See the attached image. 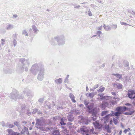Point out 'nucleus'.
Instances as JSON below:
<instances>
[{
    "instance_id": "f257e3e1",
    "label": "nucleus",
    "mask_w": 135,
    "mask_h": 135,
    "mask_svg": "<svg viewBox=\"0 0 135 135\" xmlns=\"http://www.w3.org/2000/svg\"><path fill=\"white\" fill-rule=\"evenodd\" d=\"M129 108H127L126 107L120 106L116 108L115 110L116 112L112 111L111 113V117L116 116V119H117L119 118V116L120 115V114L123 113L127 110H129Z\"/></svg>"
},
{
    "instance_id": "f03ea898",
    "label": "nucleus",
    "mask_w": 135,
    "mask_h": 135,
    "mask_svg": "<svg viewBox=\"0 0 135 135\" xmlns=\"http://www.w3.org/2000/svg\"><path fill=\"white\" fill-rule=\"evenodd\" d=\"M20 61L21 64L20 66V69L22 71L25 70L26 71L28 70V67L30 64L28 59H25L24 58L21 59Z\"/></svg>"
},
{
    "instance_id": "7ed1b4c3",
    "label": "nucleus",
    "mask_w": 135,
    "mask_h": 135,
    "mask_svg": "<svg viewBox=\"0 0 135 135\" xmlns=\"http://www.w3.org/2000/svg\"><path fill=\"white\" fill-rule=\"evenodd\" d=\"M64 37V36H56L54 39H52L50 42L52 45L56 44V41H57L59 45H62L65 44Z\"/></svg>"
},
{
    "instance_id": "20e7f679",
    "label": "nucleus",
    "mask_w": 135,
    "mask_h": 135,
    "mask_svg": "<svg viewBox=\"0 0 135 135\" xmlns=\"http://www.w3.org/2000/svg\"><path fill=\"white\" fill-rule=\"evenodd\" d=\"M10 97L12 101L16 100L17 98L22 99L23 96L21 95H19L18 93L16 90L13 91L10 94Z\"/></svg>"
},
{
    "instance_id": "39448f33",
    "label": "nucleus",
    "mask_w": 135,
    "mask_h": 135,
    "mask_svg": "<svg viewBox=\"0 0 135 135\" xmlns=\"http://www.w3.org/2000/svg\"><path fill=\"white\" fill-rule=\"evenodd\" d=\"M94 104L93 103H90L86 107L89 113H93V115L95 116L97 113V109L94 108Z\"/></svg>"
},
{
    "instance_id": "423d86ee",
    "label": "nucleus",
    "mask_w": 135,
    "mask_h": 135,
    "mask_svg": "<svg viewBox=\"0 0 135 135\" xmlns=\"http://www.w3.org/2000/svg\"><path fill=\"white\" fill-rule=\"evenodd\" d=\"M40 68H39L37 64H35L32 66L30 70L32 73L35 75L38 72H39L40 69Z\"/></svg>"
},
{
    "instance_id": "0eeeda50",
    "label": "nucleus",
    "mask_w": 135,
    "mask_h": 135,
    "mask_svg": "<svg viewBox=\"0 0 135 135\" xmlns=\"http://www.w3.org/2000/svg\"><path fill=\"white\" fill-rule=\"evenodd\" d=\"M79 119H81L82 120V123L83 124L88 125L91 122V120L90 118H84L81 115L79 116L78 117Z\"/></svg>"
},
{
    "instance_id": "6e6552de",
    "label": "nucleus",
    "mask_w": 135,
    "mask_h": 135,
    "mask_svg": "<svg viewBox=\"0 0 135 135\" xmlns=\"http://www.w3.org/2000/svg\"><path fill=\"white\" fill-rule=\"evenodd\" d=\"M44 71L43 68L40 69L37 76L38 79L40 81L42 80L44 78Z\"/></svg>"
},
{
    "instance_id": "1a4fd4ad",
    "label": "nucleus",
    "mask_w": 135,
    "mask_h": 135,
    "mask_svg": "<svg viewBox=\"0 0 135 135\" xmlns=\"http://www.w3.org/2000/svg\"><path fill=\"white\" fill-rule=\"evenodd\" d=\"M127 95L130 98L132 99H134L135 97L134 91L133 90H128Z\"/></svg>"
},
{
    "instance_id": "9d476101",
    "label": "nucleus",
    "mask_w": 135,
    "mask_h": 135,
    "mask_svg": "<svg viewBox=\"0 0 135 135\" xmlns=\"http://www.w3.org/2000/svg\"><path fill=\"white\" fill-rule=\"evenodd\" d=\"M80 132L81 133H85L86 134L89 133V130L85 126H83L80 129Z\"/></svg>"
},
{
    "instance_id": "9b49d317",
    "label": "nucleus",
    "mask_w": 135,
    "mask_h": 135,
    "mask_svg": "<svg viewBox=\"0 0 135 135\" xmlns=\"http://www.w3.org/2000/svg\"><path fill=\"white\" fill-rule=\"evenodd\" d=\"M24 94L26 93L27 96L28 98L32 97H33V94L32 93L31 91L30 90H25L23 91Z\"/></svg>"
},
{
    "instance_id": "f8f14e48",
    "label": "nucleus",
    "mask_w": 135,
    "mask_h": 135,
    "mask_svg": "<svg viewBox=\"0 0 135 135\" xmlns=\"http://www.w3.org/2000/svg\"><path fill=\"white\" fill-rule=\"evenodd\" d=\"M93 123L95 127L96 128H98V129H100L102 127V125L97 122V121L95 122H93Z\"/></svg>"
},
{
    "instance_id": "ddd939ff",
    "label": "nucleus",
    "mask_w": 135,
    "mask_h": 135,
    "mask_svg": "<svg viewBox=\"0 0 135 135\" xmlns=\"http://www.w3.org/2000/svg\"><path fill=\"white\" fill-rule=\"evenodd\" d=\"M108 106V103L107 102H103L100 105V107L103 110L106 107Z\"/></svg>"
},
{
    "instance_id": "4468645a",
    "label": "nucleus",
    "mask_w": 135,
    "mask_h": 135,
    "mask_svg": "<svg viewBox=\"0 0 135 135\" xmlns=\"http://www.w3.org/2000/svg\"><path fill=\"white\" fill-rule=\"evenodd\" d=\"M67 119L70 122H73L74 119L73 116L71 114H69L68 115Z\"/></svg>"
},
{
    "instance_id": "2eb2a0df",
    "label": "nucleus",
    "mask_w": 135,
    "mask_h": 135,
    "mask_svg": "<svg viewBox=\"0 0 135 135\" xmlns=\"http://www.w3.org/2000/svg\"><path fill=\"white\" fill-rule=\"evenodd\" d=\"M36 125L37 126H41L42 124L43 120L41 119H36Z\"/></svg>"
},
{
    "instance_id": "dca6fc26",
    "label": "nucleus",
    "mask_w": 135,
    "mask_h": 135,
    "mask_svg": "<svg viewBox=\"0 0 135 135\" xmlns=\"http://www.w3.org/2000/svg\"><path fill=\"white\" fill-rule=\"evenodd\" d=\"M113 85L114 87H116L118 89H122L123 87L122 85L121 84L118 83L114 84Z\"/></svg>"
},
{
    "instance_id": "f3484780",
    "label": "nucleus",
    "mask_w": 135,
    "mask_h": 135,
    "mask_svg": "<svg viewBox=\"0 0 135 135\" xmlns=\"http://www.w3.org/2000/svg\"><path fill=\"white\" fill-rule=\"evenodd\" d=\"M6 28L8 30H11L14 28V25L12 24H8L6 27Z\"/></svg>"
},
{
    "instance_id": "a211bd4d",
    "label": "nucleus",
    "mask_w": 135,
    "mask_h": 135,
    "mask_svg": "<svg viewBox=\"0 0 135 135\" xmlns=\"http://www.w3.org/2000/svg\"><path fill=\"white\" fill-rule=\"evenodd\" d=\"M111 113L110 114H108L106 116H105L104 118H103L104 119L105 121V122H108L109 119V118L110 117H111Z\"/></svg>"
},
{
    "instance_id": "6ab92c4d",
    "label": "nucleus",
    "mask_w": 135,
    "mask_h": 135,
    "mask_svg": "<svg viewBox=\"0 0 135 135\" xmlns=\"http://www.w3.org/2000/svg\"><path fill=\"white\" fill-rule=\"evenodd\" d=\"M69 97L70 98L72 101L73 103H76V101L75 100V97L72 93H70L69 94Z\"/></svg>"
},
{
    "instance_id": "aec40b11",
    "label": "nucleus",
    "mask_w": 135,
    "mask_h": 135,
    "mask_svg": "<svg viewBox=\"0 0 135 135\" xmlns=\"http://www.w3.org/2000/svg\"><path fill=\"white\" fill-rule=\"evenodd\" d=\"M105 130H106L108 133H111V131L110 130L109 126L108 125H106L104 127Z\"/></svg>"
},
{
    "instance_id": "412c9836",
    "label": "nucleus",
    "mask_w": 135,
    "mask_h": 135,
    "mask_svg": "<svg viewBox=\"0 0 135 135\" xmlns=\"http://www.w3.org/2000/svg\"><path fill=\"white\" fill-rule=\"evenodd\" d=\"M135 112L134 110H133L131 111L124 113L123 114L125 115H131L134 113Z\"/></svg>"
},
{
    "instance_id": "4be33fe9",
    "label": "nucleus",
    "mask_w": 135,
    "mask_h": 135,
    "mask_svg": "<svg viewBox=\"0 0 135 135\" xmlns=\"http://www.w3.org/2000/svg\"><path fill=\"white\" fill-rule=\"evenodd\" d=\"M32 28L34 32L36 33L39 31V30L37 29L36 27L34 25H32Z\"/></svg>"
},
{
    "instance_id": "5701e85b",
    "label": "nucleus",
    "mask_w": 135,
    "mask_h": 135,
    "mask_svg": "<svg viewBox=\"0 0 135 135\" xmlns=\"http://www.w3.org/2000/svg\"><path fill=\"white\" fill-rule=\"evenodd\" d=\"M65 120V118H62L61 119L60 122V123L61 125H65L66 124V123L64 122V121Z\"/></svg>"
},
{
    "instance_id": "b1692460",
    "label": "nucleus",
    "mask_w": 135,
    "mask_h": 135,
    "mask_svg": "<svg viewBox=\"0 0 135 135\" xmlns=\"http://www.w3.org/2000/svg\"><path fill=\"white\" fill-rule=\"evenodd\" d=\"M52 135H60L59 131L58 130L54 131L52 132Z\"/></svg>"
},
{
    "instance_id": "393cba45",
    "label": "nucleus",
    "mask_w": 135,
    "mask_h": 135,
    "mask_svg": "<svg viewBox=\"0 0 135 135\" xmlns=\"http://www.w3.org/2000/svg\"><path fill=\"white\" fill-rule=\"evenodd\" d=\"M55 82L57 84H60L62 82V79L60 78L55 80Z\"/></svg>"
},
{
    "instance_id": "a878e982",
    "label": "nucleus",
    "mask_w": 135,
    "mask_h": 135,
    "mask_svg": "<svg viewBox=\"0 0 135 135\" xmlns=\"http://www.w3.org/2000/svg\"><path fill=\"white\" fill-rule=\"evenodd\" d=\"M113 75L115 76L117 78L121 79L122 78V74H113Z\"/></svg>"
},
{
    "instance_id": "bb28decb",
    "label": "nucleus",
    "mask_w": 135,
    "mask_h": 135,
    "mask_svg": "<svg viewBox=\"0 0 135 135\" xmlns=\"http://www.w3.org/2000/svg\"><path fill=\"white\" fill-rule=\"evenodd\" d=\"M4 72L6 74H10L11 73L12 70L9 69H7L4 70Z\"/></svg>"
},
{
    "instance_id": "cd10ccee",
    "label": "nucleus",
    "mask_w": 135,
    "mask_h": 135,
    "mask_svg": "<svg viewBox=\"0 0 135 135\" xmlns=\"http://www.w3.org/2000/svg\"><path fill=\"white\" fill-rule=\"evenodd\" d=\"M104 27L106 31H108L110 30V28L109 26H106L105 24H104Z\"/></svg>"
},
{
    "instance_id": "c85d7f7f",
    "label": "nucleus",
    "mask_w": 135,
    "mask_h": 135,
    "mask_svg": "<svg viewBox=\"0 0 135 135\" xmlns=\"http://www.w3.org/2000/svg\"><path fill=\"white\" fill-rule=\"evenodd\" d=\"M108 111L107 110L103 111L102 112L101 116H103L105 115H106L108 113Z\"/></svg>"
},
{
    "instance_id": "c756f323",
    "label": "nucleus",
    "mask_w": 135,
    "mask_h": 135,
    "mask_svg": "<svg viewBox=\"0 0 135 135\" xmlns=\"http://www.w3.org/2000/svg\"><path fill=\"white\" fill-rule=\"evenodd\" d=\"M6 126L7 127L11 128H12L15 126L14 125L10 124L8 122L7 123Z\"/></svg>"
},
{
    "instance_id": "7c9ffc66",
    "label": "nucleus",
    "mask_w": 135,
    "mask_h": 135,
    "mask_svg": "<svg viewBox=\"0 0 135 135\" xmlns=\"http://www.w3.org/2000/svg\"><path fill=\"white\" fill-rule=\"evenodd\" d=\"M94 130V129L93 128L91 129L90 130H89V133H86V135H90V133H94L93 132Z\"/></svg>"
},
{
    "instance_id": "2f4dec72",
    "label": "nucleus",
    "mask_w": 135,
    "mask_h": 135,
    "mask_svg": "<svg viewBox=\"0 0 135 135\" xmlns=\"http://www.w3.org/2000/svg\"><path fill=\"white\" fill-rule=\"evenodd\" d=\"M92 114V115L93 116V117H91V120H93V121H95L97 119H96V117H97V114H96L95 115V116H94V115H93V113Z\"/></svg>"
},
{
    "instance_id": "473e14b6",
    "label": "nucleus",
    "mask_w": 135,
    "mask_h": 135,
    "mask_svg": "<svg viewBox=\"0 0 135 135\" xmlns=\"http://www.w3.org/2000/svg\"><path fill=\"white\" fill-rule=\"evenodd\" d=\"M73 124V123L71 122H68L67 123V126L69 127L70 129H71L72 128V125Z\"/></svg>"
},
{
    "instance_id": "72a5a7b5",
    "label": "nucleus",
    "mask_w": 135,
    "mask_h": 135,
    "mask_svg": "<svg viewBox=\"0 0 135 135\" xmlns=\"http://www.w3.org/2000/svg\"><path fill=\"white\" fill-rule=\"evenodd\" d=\"M105 89V88L103 87L102 88H100V89L98 90V93H102L103 91Z\"/></svg>"
},
{
    "instance_id": "f704fd0d",
    "label": "nucleus",
    "mask_w": 135,
    "mask_h": 135,
    "mask_svg": "<svg viewBox=\"0 0 135 135\" xmlns=\"http://www.w3.org/2000/svg\"><path fill=\"white\" fill-rule=\"evenodd\" d=\"M94 94L93 93H89L88 97H89L91 98H92L94 97Z\"/></svg>"
},
{
    "instance_id": "c9c22d12",
    "label": "nucleus",
    "mask_w": 135,
    "mask_h": 135,
    "mask_svg": "<svg viewBox=\"0 0 135 135\" xmlns=\"http://www.w3.org/2000/svg\"><path fill=\"white\" fill-rule=\"evenodd\" d=\"M22 34L23 35H25L26 36H28V34L26 30H24L22 31Z\"/></svg>"
},
{
    "instance_id": "e433bc0d",
    "label": "nucleus",
    "mask_w": 135,
    "mask_h": 135,
    "mask_svg": "<svg viewBox=\"0 0 135 135\" xmlns=\"http://www.w3.org/2000/svg\"><path fill=\"white\" fill-rule=\"evenodd\" d=\"M36 112H38V114L41 113V112H40L38 111V109L35 108L33 110V113H35Z\"/></svg>"
},
{
    "instance_id": "4c0bfd02",
    "label": "nucleus",
    "mask_w": 135,
    "mask_h": 135,
    "mask_svg": "<svg viewBox=\"0 0 135 135\" xmlns=\"http://www.w3.org/2000/svg\"><path fill=\"white\" fill-rule=\"evenodd\" d=\"M69 76V75L67 76L66 78L64 80V82L65 83H68V79Z\"/></svg>"
},
{
    "instance_id": "58836bf2",
    "label": "nucleus",
    "mask_w": 135,
    "mask_h": 135,
    "mask_svg": "<svg viewBox=\"0 0 135 135\" xmlns=\"http://www.w3.org/2000/svg\"><path fill=\"white\" fill-rule=\"evenodd\" d=\"M113 120L114 123L115 124L117 125L118 123V120L117 119H115V118H113Z\"/></svg>"
},
{
    "instance_id": "ea45409f",
    "label": "nucleus",
    "mask_w": 135,
    "mask_h": 135,
    "mask_svg": "<svg viewBox=\"0 0 135 135\" xmlns=\"http://www.w3.org/2000/svg\"><path fill=\"white\" fill-rule=\"evenodd\" d=\"M5 40L4 39H2L1 40V44L3 46L5 44Z\"/></svg>"
},
{
    "instance_id": "a19ab883",
    "label": "nucleus",
    "mask_w": 135,
    "mask_h": 135,
    "mask_svg": "<svg viewBox=\"0 0 135 135\" xmlns=\"http://www.w3.org/2000/svg\"><path fill=\"white\" fill-rule=\"evenodd\" d=\"M104 95V93H103V94H98V95L99 96H100V99H101V100H103V95Z\"/></svg>"
},
{
    "instance_id": "79ce46f5",
    "label": "nucleus",
    "mask_w": 135,
    "mask_h": 135,
    "mask_svg": "<svg viewBox=\"0 0 135 135\" xmlns=\"http://www.w3.org/2000/svg\"><path fill=\"white\" fill-rule=\"evenodd\" d=\"M84 102L85 104V105L86 107H87L89 105L88 104L89 103L86 100H84Z\"/></svg>"
},
{
    "instance_id": "37998d69",
    "label": "nucleus",
    "mask_w": 135,
    "mask_h": 135,
    "mask_svg": "<svg viewBox=\"0 0 135 135\" xmlns=\"http://www.w3.org/2000/svg\"><path fill=\"white\" fill-rule=\"evenodd\" d=\"M44 99L43 98H41L38 101V102L41 103H43V101L44 100Z\"/></svg>"
},
{
    "instance_id": "c03bdc74",
    "label": "nucleus",
    "mask_w": 135,
    "mask_h": 135,
    "mask_svg": "<svg viewBox=\"0 0 135 135\" xmlns=\"http://www.w3.org/2000/svg\"><path fill=\"white\" fill-rule=\"evenodd\" d=\"M124 65L126 67H127L129 65V64L128 62H125L124 64Z\"/></svg>"
},
{
    "instance_id": "a18cd8bd",
    "label": "nucleus",
    "mask_w": 135,
    "mask_h": 135,
    "mask_svg": "<svg viewBox=\"0 0 135 135\" xmlns=\"http://www.w3.org/2000/svg\"><path fill=\"white\" fill-rule=\"evenodd\" d=\"M13 44L14 46L15 47L17 44V41L15 40H14L13 41Z\"/></svg>"
},
{
    "instance_id": "49530a36",
    "label": "nucleus",
    "mask_w": 135,
    "mask_h": 135,
    "mask_svg": "<svg viewBox=\"0 0 135 135\" xmlns=\"http://www.w3.org/2000/svg\"><path fill=\"white\" fill-rule=\"evenodd\" d=\"M126 80L127 81H129V80H130V77L128 76H126Z\"/></svg>"
},
{
    "instance_id": "de8ad7c7",
    "label": "nucleus",
    "mask_w": 135,
    "mask_h": 135,
    "mask_svg": "<svg viewBox=\"0 0 135 135\" xmlns=\"http://www.w3.org/2000/svg\"><path fill=\"white\" fill-rule=\"evenodd\" d=\"M3 126H6L5 123L4 121H2L0 123Z\"/></svg>"
},
{
    "instance_id": "09e8293b",
    "label": "nucleus",
    "mask_w": 135,
    "mask_h": 135,
    "mask_svg": "<svg viewBox=\"0 0 135 135\" xmlns=\"http://www.w3.org/2000/svg\"><path fill=\"white\" fill-rule=\"evenodd\" d=\"M101 33L102 32L100 31H97V34L99 36H100Z\"/></svg>"
},
{
    "instance_id": "8fccbe9b",
    "label": "nucleus",
    "mask_w": 135,
    "mask_h": 135,
    "mask_svg": "<svg viewBox=\"0 0 135 135\" xmlns=\"http://www.w3.org/2000/svg\"><path fill=\"white\" fill-rule=\"evenodd\" d=\"M88 14L89 16H92V14L91 12L90 11V9L88 11Z\"/></svg>"
},
{
    "instance_id": "3c124183",
    "label": "nucleus",
    "mask_w": 135,
    "mask_h": 135,
    "mask_svg": "<svg viewBox=\"0 0 135 135\" xmlns=\"http://www.w3.org/2000/svg\"><path fill=\"white\" fill-rule=\"evenodd\" d=\"M120 23V24H121V25H124L125 26H126V25H128V24H127L126 23H124V22H121Z\"/></svg>"
},
{
    "instance_id": "603ef678",
    "label": "nucleus",
    "mask_w": 135,
    "mask_h": 135,
    "mask_svg": "<svg viewBox=\"0 0 135 135\" xmlns=\"http://www.w3.org/2000/svg\"><path fill=\"white\" fill-rule=\"evenodd\" d=\"M113 28L115 29L117 27V25L116 24H113Z\"/></svg>"
},
{
    "instance_id": "864d4df0",
    "label": "nucleus",
    "mask_w": 135,
    "mask_h": 135,
    "mask_svg": "<svg viewBox=\"0 0 135 135\" xmlns=\"http://www.w3.org/2000/svg\"><path fill=\"white\" fill-rule=\"evenodd\" d=\"M103 100L105 99H107V98H108L109 97V96H103Z\"/></svg>"
},
{
    "instance_id": "5fc2aeb1",
    "label": "nucleus",
    "mask_w": 135,
    "mask_h": 135,
    "mask_svg": "<svg viewBox=\"0 0 135 135\" xmlns=\"http://www.w3.org/2000/svg\"><path fill=\"white\" fill-rule=\"evenodd\" d=\"M97 1L99 3H101L103 4V3H104V2L103 1H101L100 0H97Z\"/></svg>"
},
{
    "instance_id": "6e6d98bb",
    "label": "nucleus",
    "mask_w": 135,
    "mask_h": 135,
    "mask_svg": "<svg viewBox=\"0 0 135 135\" xmlns=\"http://www.w3.org/2000/svg\"><path fill=\"white\" fill-rule=\"evenodd\" d=\"M99 87V85L98 84H97L95 85L93 87V88H94L95 89L96 88H98Z\"/></svg>"
},
{
    "instance_id": "4d7b16f0",
    "label": "nucleus",
    "mask_w": 135,
    "mask_h": 135,
    "mask_svg": "<svg viewBox=\"0 0 135 135\" xmlns=\"http://www.w3.org/2000/svg\"><path fill=\"white\" fill-rule=\"evenodd\" d=\"M14 124L15 125L17 126H18L19 125V124L17 122H14Z\"/></svg>"
},
{
    "instance_id": "13d9d810",
    "label": "nucleus",
    "mask_w": 135,
    "mask_h": 135,
    "mask_svg": "<svg viewBox=\"0 0 135 135\" xmlns=\"http://www.w3.org/2000/svg\"><path fill=\"white\" fill-rule=\"evenodd\" d=\"M90 6L91 7H92V8H95V7H96V6L94 5L93 4H91L90 5Z\"/></svg>"
},
{
    "instance_id": "bf43d9fd",
    "label": "nucleus",
    "mask_w": 135,
    "mask_h": 135,
    "mask_svg": "<svg viewBox=\"0 0 135 135\" xmlns=\"http://www.w3.org/2000/svg\"><path fill=\"white\" fill-rule=\"evenodd\" d=\"M125 105L127 106H130L131 105V104L129 103H127L125 104Z\"/></svg>"
},
{
    "instance_id": "052dcab7",
    "label": "nucleus",
    "mask_w": 135,
    "mask_h": 135,
    "mask_svg": "<svg viewBox=\"0 0 135 135\" xmlns=\"http://www.w3.org/2000/svg\"><path fill=\"white\" fill-rule=\"evenodd\" d=\"M102 26H101L100 27H98V29L99 30H102Z\"/></svg>"
},
{
    "instance_id": "680f3d73",
    "label": "nucleus",
    "mask_w": 135,
    "mask_h": 135,
    "mask_svg": "<svg viewBox=\"0 0 135 135\" xmlns=\"http://www.w3.org/2000/svg\"><path fill=\"white\" fill-rule=\"evenodd\" d=\"M41 130L43 131L44 130V129L43 127H40L39 128Z\"/></svg>"
},
{
    "instance_id": "e2e57ef3",
    "label": "nucleus",
    "mask_w": 135,
    "mask_h": 135,
    "mask_svg": "<svg viewBox=\"0 0 135 135\" xmlns=\"http://www.w3.org/2000/svg\"><path fill=\"white\" fill-rule=\"evenodd\" d=\"M111 93L112 95H116V94L114 92H112Z\"/></svg>"
},
{
    "instance_id": "0e129e2a",
    "label": "nucleus",
    "mask_w": 135,
    "mask_h": 135,
    "mask_svg": "<svg viewBox=\"0 0 135 135\" xmlns=\"http://www.w3.org/2000/svg\"><path fill=\"white\" fill-rule=\"evenodd\" d=\"M128 131V130L127 129H125V130L124 131V132L125 133H126Z\"/></svg>"
},
{
    "instance_id": "69168bd1",
    "label": "nucleus",
    "mask_w": 135,
    "mask_h": 135,
    "mask_svg": "<svg viewBox=\"0 0 135 135\" xmlns=\"http://www.w3.org/2000/svg\"><path fill=\"white\" fill-rule=\"evenodd\" d=\"M121 126L122 128H124V127L122 123L121 124Z\"/></svg>"
},
{
    "instance_id": "338daca9",
    "label": "nucleus",
    "mask_w": 135,
    "mask_h": 135,
    "mask_svg": "<svg viewBox=\"0 0 135 135\" xmlns=\"http://www.w3.org/2000/svg\"><path fill=\"white\" fill-rule=\"evenodd\" d=\"M122 132V131L120 130L119 133V134H118V135H121Z\"/></svg>"
},
{
    "instance_id": "774afa93",
    "label": "nucleus",
    "mask_w": 135,
    "mask_h": 135,
    "mask_svg": "<svg viewBox=\"0 0 135 135\" xmlns=\"http://www.w3.org/2000/svg\"><path fill=\"white\" fill-rule=\"evenodd\" d=\"M95 90V89L94 88H92V89H90V91H94Z\"/></svg>"
}]
</instances>
